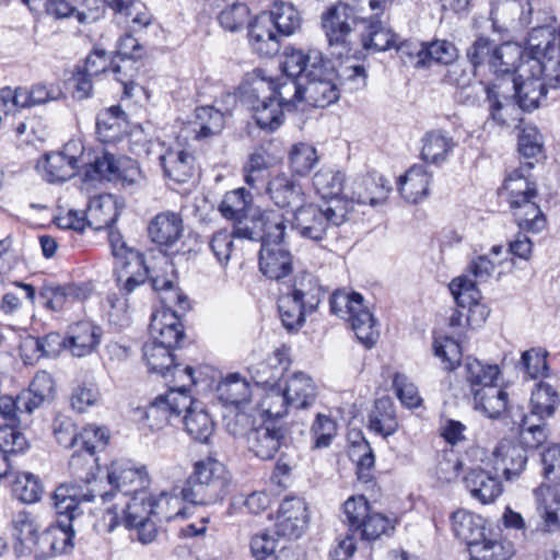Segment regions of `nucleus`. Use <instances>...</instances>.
<instances>
[{
    "mask_svg": "<svg viewBox=\"0 0 560 560\" xmlns=\"http://www.w3.org/2000/svg\"><path fill=\"white\" fill-rule=\"evenodd\" d=\"M119 211L112 195H101L90 200L86 209L88 224L95 230L109 229L108 243L114 257V276L120 291L128 295L149 278L144 254L127 245L124 236L113 225Z\"/></svg>",
    "mask_w": 560,
    "mask_h": 560,
    "instance_id": "obj_1",
    "label": "nucleus"
},
{
    "mask_svg": "<svg viewBox=\"0 0 560 560\" xmlns=\"http://www.w3.org/2000/svg\"><path fill=\"white\" fill-rule=\"evenodd\" d=\"M522 57V47L512 43L497 44L487 36H478L466 49V58L479 73L485 67L494 75L493 80L478 82L486 93L491 119L499 126L508 125V114L514 104L508 95H503L500 80L513 72L515 62Z\"/></svg>",
    "mask_w": 560,
    "mask_h": 560,
    "instance_id": "obj_2",
    "label": "nucleus"
},
{
    "mask_svg": "<svg viewBox=\"0 0 560 560\" xmlns=\"http://www.w3.org/2000/svg\"><path fill=\"white\" fill-rule=\"evenodd\" d=\"M287 68L291 73L304 71L305 101L310 105L325 108L338 101L340 91L334 81L336 70L322 51L287 47Z\"/></svg>",
    "mask_w": 560,
    "mask_h": 560,
    "instance_id": "obj_3",
    "label": "nucleus"
},
{
    "mask_svg": "<svg viewBox=\"0 0 560 560\" xmlns=\"http://www.w3.org/2000/svg\"><path fill=\"white\" fill-rule=\"evenodd\" d=\"M345 538L330 550L329 560H351L357 550L355 539L372 541L394 530L392 521L374 511L364 495H352L343 503Z\"/></svg>",
    "mask_w": 560,
    "mask_h": 560,
    "instance_id": "obj_4",
    "label": "nucleus"
},
{
    "mask_svg": "<svg viewBox=\"0 0 560 560\" xmlns=\"http://www.w3.org/2000/svg\"><path fill=\"white\" fill-rule=\"evenodd\" d=\"M95 493L93 490L83 491L75 485H60L51 494V504L58 516L56 524H51L49 533L56 556L70 552L73 547L75 535V522L83 514L81 503L93 502Z\"/></svg>",
    "mask_w": 560,
    "mask_h": 560,
    "instance_id": "obj_5",
    "label": "nucleus"
},
{
    "mask_svg": "<svg viewBox=\"0 0 560 560\" xmlns=\"http://www.w3.org/2000/svg\"><path fill=\"white\" fill-rule=\"evenodd\" d=\"M450 521L454 536L467 545L470 555L482 560L511 559L514 555L511 541L490 537L487 522L480 515L458 509L452 513Z\"/></svg>",
    "mask_w": 560,
    "mask_h": 560,
    "instance_id": "obj_6",
    "label": "nucleus"
},
{
    "mask_svg": "<svg viewBox=\"0 0 560 560\" xmlns=\"http://www.w3.org/2000/svg\"><path fill=\"white\" fill-rule=\"evenodd\" d=\"M559 402V395L553 387L539 382L532 392L529 415L522 407L510 410V419L525 445L539 447L546 442L548 435L545 420L555 413Z\"/></svg>",
    "mask_w": 560,
    "mask_h": 560,
    "instance_id": "obj_7",
    "label": "nucleus"
},
{
    "mask_svg": "<svg viewBox=\"0 0 560 560\" xmlns=\"http://www.w3.org/2000/svg\"><path fill=\"white\" fill-rule=\"evenodd\" d=\"M232 478L226 467L215 458L207 457L194 465V470L180 489L185 502L212 505L230 493Z\"/></svg>",
    "mask_w": 560,
    "mask_h": 560,
    "instance_id": "obj_8",
    "label": "nucleus"
},
{
    "mask_svg": "<svg viewBox=\"0 0 560 560\" xmlns=\"http://www.w3.org/2000/svg\"><path fill=\"white\" fill-rule=\"evenodd\" d=\"M556 27L546 24L532 27L526 49L522 48L521 77L533 71H546V78L553 86H560V48Z\"/></svg>",
    "mask_w": 560,
    "mask_h": 560,
    "instance_id": "obj_9",
    "label": "nucleus"
},
{
    "mask_svg": "<svg viewBox=\"0 0 560 560\" xmlns=\"http://www.w3.org/2000/svg\"><path fill=\"white\" fill-rule=\"evenodd\" d=\"M270 89L264 70L254 69L244 75L238 93L241 102L253 112L257 126L273 131L282 125L285 108L269 95Z\"/></svg>",
    "mask_w": 560,
    "mask_h": 560,
    "instance_id": "obj_10",
    "label": "nucleus"
},
{
    "mask_svg": "<svg viewBox=\"0 0 560 560\" xmlns=\"http://www.w3.org/2000/svg\"><path fill=\"white\" fill-rule=\"evenodd\" d=\"M348 212V202L345 200H334L323 206L301 205L294 211L292 230L303 238L320 242L330 230L347 221Z\"/></svg>",
    "mask_w": 560,
    "mask_h": 560,
    "instance_id": "obj_11",
    "label": "nucleus"
},
{
    "mask_svg": "<svg viewBox=\"0 0 560 560\" xmlns=\"http://www.w3.org/2000/svg\"><path fill=\"white\" fill-rule=\"evenodd\" d=\"M330 313L347 319L351 324L357 338L366 347L375 345L378 337L376 319L358 292L336 290L329 298Z\"/></svg>",
    "mask_w": 560,
    "mask_h": 560,
    "instance_id": "obj_12",
    "label": "nucleus"
},
{
    "mask_svg": "<svg viewBox=\"0 0 560 560\" xmlns=\"http://www.w3.org/2000/svg\"><path fill=\"white\" fill-rule=\"evenodd\" d=\"M357 16L354 9L339 2L322 15V27L331 54L338 58L349 56L354 49Z\"/></svg>",
    "mask_w": 560,
    "mask_h": 560,
    "instance_id": "obj_13",
    "label": "nucleus"
},
{
    "mask_svg": "<svg viewBox=\"0 0 560 560\" xmlns=\"http://www.w3.org/2000/svg\"><path fill=\"white\" fill-rule=\"evenodd\" d=\"M107 481L110 490L105 492L95 493L98 495L103 503L108 502L116 492L125 497L141 493L150 485L149 474L144 466H137L131 460L119 459L112 462L107 471Z\"/></svg>",
    "mask_w": 560,
    "mask_h": 560,
    "instance_id": "obj_14",
    "label": "nucleus"
},
{
    "mask_svg": "<svg viewBox=\"0 0 560 560\" xmlns=\"http://www.w3.org/2000/svg\"><path fill=\"white\" fill-rule=\"evenodd\" d=\"M530 73L528 77H521V62H515L511 77L504 75L500 80L502 86L504 84L511 85L517 105L525 112H532L539 107L540 101L547 95L548 88H558L548 82L546 71H533L530 69ZM501 91L504 92L503 88Z\"/></svg>",
    "mask_w": 560,
    "mask_h": 560,
    "instance_id": "obj_15",
    "label": "nucleus"
},
{
    "mask_svg": "<svg viewBox=\"0 0 560 560\" xmlns=\"http://www.w3.org/2000/svg\"><path fill=\"white\" fill-rule=\"evenodd\" d=\"M291 444L290 430L272 419H264L261 424L247 434L248 451L261 460H271Z\"/></svg>",
    "mask_w": 560,
    "mask_h": 560,
    "instance_id": "obj_16",
    "label": "nucleus"
},
{
    "mask_svg": "<svg viewBox=\"0 0 560 560\" xmlns=\"http://www.w3.org/2000/svg\"><path fill=\"white\" fill-rule=\"evenodd\" d=\"M130 497L124 509V523L127 528H133L149 522L152 516L158 517L159 521H170L179 514V511L166 513L159 510L163 503H170L167 492H161L156 498H153L148 495L144 490Z\"/></svg>",
    "mask_w": 560,
    "mask_h": 560,
    "instance_id": "obj_17",
    "label": "nucleus"
},
{
    "mask_svg": "<svg viewBox=\"0 0 560 560\" xmlns=\"http://www.w3.org/2000/svg\"><path fill=\"white\" fill-rule=\"evenodd\" d=\"M190 405V395L179 390H167L164 395H159L147 407L144 418L149 427L153 430H160L173 420H180L183 408Z\"/></svg>",
    "mask_w": 560,
    "mask_h": 560,
    "instance_id": "obj_18",
    "label": "nucleus"
},
{
    "mask_svg": "<svg viewBox=\"0 0 560 560\" xmlns=\"http://www.w3.org/2000/svg\"><path fill=\"white\" fill-rule=\"evenodd\" d=\"M448 289L457 306L467 310L465 317L470 327H478L487 320L490 310L479 302L480 291L472 280L467 277L453 279Z\"/></svg>",
    "mask_w": 560,
    "mask_h": 560,
    "instance_id": "obj_19",
    "label": "nucleus"
},
{
    "mask_svg": "<svg viewBox=\"0 0 560 560\" xmlns=\"http://www.w3.org/2000/svg\"><path fill=\"white\" fill-rule=\"evenodd\" d=\"M90 294L91 288L84 282H68L65 284L45 282L38 292L43 305L54 312H61L74 302H82Z\"/></svg>",
    "mask_w": 560,
    "mask_h": 560,
    "instance_id": "obj_20",
    "label": "nucleus"
},
{
    "mask_svg": "<svg viewBox=\"0 0 560 560\" xmlns=\"http://www.w3.org/2000/svg\"><path fill=\"white\" fill-rule=\"evenodd\" d=\"M283 73L277 79L267 78L270 85L269 95L275 97L287 110L295 107V104L305 101V78L303 73H291L287 68V48L282 61Z\"/></svg>",
    "mask_w": 560,
    "mask_h": 560,
    "instance_id": "obj_21",
    "label": "nucleus"
},
{
    "mask_svg": "<svg viewBox=\"0 0 560 560\" xmlns=\"http://www.w3.org/2000/svg\"><path fill=\"white\" fill-rule=\"evenodd\" d=\"M390 190V183L383 175L373 172L355 177L351 183L350 194H346L345 198L374 207L383 203Z\"/></svg>",
    "mask_w": 560,
    "mask_h": 560,
    "instance_id": "obj_22",
    "label": "nucleus"
},
{
    "mask_svg": "<svg viewBox=\"0 0 560 560\" xmlns=\"http://www.w3.org/2000/svg\"><path fill=\"white\" fill-rule=\"evenodd\" d=\"M518 436L520 443L502 441L493 452L494 469L497 472L501 471L506 480L520 476L527 463V450L536 448L525 445L520 434Z\"/></svg>",
    "mask_w": 560,
    "mask_h": 560,
    "instance_id": "obj_23",
    "label": "nucleus"
},
{
    "mask_svg": "<svg viewBox=\"0 0 560 560\" xmlns=\"http://www.w3.org/2000/svg\"><path fill=\"white\" fill-rule=\"evenodd\" d=\"M307 523L306 505L298 498L284 499L278 510L276 534L289 539L299 538Z\"/></svg>",
    "mask_w": 560,
    "mask_h": 560,
    "instance_id": "obj_24",
    "label": "nucleus"
},
{
    "mask_svg": "<svg viewBox=\"0 0 560 560\" xmlns=\"http://www.w3.org/2000/svg\"><path fill=\"white\" fill-rule=\"evenodd\" d=\"M148 234L152 243L166 249L172 248L183 234V219L173 211L158 213L148 225Z\"/></svg>",
    "mask_w": 560,
    "mask_h": 560,
    "instance_id": "obj_25",
    "label": "nucleus"
},
{
    "mask_svg": "<svg viewBox=\"0 0 560 560\" xmlns=\"http://www.w3.org/2000/svg\"><path fill=\"white\" fill-rule=\"evenodd\" d=\"M326 293L327 291L317 276L302 271L294 277L291 290L287 294L306 307L308 312L315 313Z\"/></svg>",
    "mask_w": 560,
    "mask_h": 560,
    "instance_id": "obj_26",
    "label": "nucleus"
},
{
    "mask_svg": "<svg viewBox=\"0 0 560 560\" xmlns=\"http://www.w3.org/2000/svg\"><path fill=\"white\" fill-rule=\"evenodd\" d=\"M258 264L270 280L280 281L293 271V257L284 245L260 246Z\"/></svg>",
    "mask_w": 560,
    "mask_h": 560,
    "instance_id": "obj_27",
    "label": "nucleus"
},
{
    "mask_svg": "<svg viewBox=\"0 0 560 560\" xmlns=\"http://www.w3.org/2000/svg\"><path fill=\"white\" fill-rule=\"evenodd\" d=\"M464 483L470 495L482 504L494 502L502 493V483L497 476L481 467L469 468Z\"/></svg>",
    "mask_w": 560,
    "mask_h": 560,
    "instance_id": "obj_28",
    "label": "nucleus"
},
{
    "mask_svg": "<svg viewBox=\"0 0 560 560\" xmlns=\"http://www.w3.org/2000/svg\"><path fill=\"white\" fill-rule=\"evenodd\" d=\"M79 168V160L66 151L45 153L37 162V170L48 183H62L73 177Z\"/></svg>",
    "mask_w": 560,
    "mask_h": 560,
    "instance_id": "obj_29",
    "label": "nucleus"
},
{
    "mask_svg": "<svg viewBox=\"0 0 560 560\" xmlns=\"http://www.w3.org/2000/svg\"><path fill=\"white\" fill-rule=\"evenodd\" d=\"M289 366L285 349H276L265 361L249 368L253 382L264 389L282 384L284 372Z\"/></svg>",
    "mask_w": 560,
    "mask_h": 560,
    "instance_id": "obj_30",
    "label": "nucleus"
},
{
    "mask_svg": "<svg viewBox=\"0 0 560 560\" xmlns=\"http://www.w3.org/2000/svg\"><path fill=\"white\" fill-rule=\"evenodd\" d=\"M103 330L89 320H81L69 326L67 349L72 355L82 358L92 353L101 342Z\"/></svg>",
    "mask_w": 560,
    "mask_h": 560,
    "instance_id": "obj_31",
    "label": "nucleus"
},
{
    "mask_svg": "<svg viewBox=\"0 0 560 560\" xmlns=\"http://www.w3.org/2000/svg\"><path fill=\"white\" fill-rule=\"evenodd\" d=\"M248 40L253 50L261 57H273L280 50V37L270 25V20L261 14L248 24Z\"/></svg>",
    "mask_w": 560,
    "mask_h": 560,
    "instance_id": "obj_32",
    "label": "nucleus"
},
{
    "mask_svg": "<svg viewBox=\"0 0 560 560\" xmlns=\"http://www.w3.org/2000/svg\"><path fill=\"white\" fill-rule=\"evenodd\" d=\"M265 191L279 208H298L304 200L301 185L285 174H278L270 178Z\"/></svg>",
    "mask_w": 560,
    "mask_h": 560,
    "instance_id": "obj_33",
    "label": "nucleus"
},
{
    "mask_svg": "<svg viewBox=\"0 0 560 560\" xmlns=\"http://www.w3.org/2000/svg\"><path fill=\"white\" fill-rule=\"evenodd\" d=\"M165 177L177 184L189 182L195 173V158L182 149H167L159 158Z\"/></svg>",
    "mask_w": 560,
    "mask_h": 560,
    "instance_id": "obj_34",
    "label": "nucleus"
},
{
    "mask_svg": "<svg viewBox=\"0 0 560 560\" xmlns=\"http://www.w3.org/2000/svg\"><path fill=\"white\" fill-rule=\"evenodd\" d=\"M183 412L185 415L180 421L184 423L187 434L199 443H208L215 429V423L209 412L191 397L190 405L183 408Z\"/></svg>",
    "mask_w": 560,
    "mask_h": 560,
    "instance_id": "obj_35",
    "label": "nucleus"
},
{
    "mask_svg": "<svg viewBox=\"0 0 560 560\" xmlns=\"http://www.w3.org/2000/svg\"><path fill=\"white\" fill-rule=\"evenodd\" d=\"M471 394L474 398V408L482 412L488 418L497 419L503 412H508L510 416V410L514 408L513 406L510 408L508 407L509 395L497 384L482 386Z\"/></svg>",
    "mask_w": 560,
    "mask_h": 560,
    "instance_id": "obj_36",
    "label": "nucleus"
},
{
    "mask_svg": "<svg viewBox=\"0 0 560 560\" xmlns=\"http://www.w3.org/2000/svg\"><path fill=\"white\" fill-rule=\"evenodd\" d=\"M54 389L52 376L46 371L37 372L28 388L19 394V402L26 409V416L39 408L45 400L51 398Z\"/></svg>",
    "mask_w": 560,
    "mask_h": 560,
    "instance_id": "obj_37",
    "label": "nucleus"
},
{
    "mask_svg": "<svg viewBox=\"0 0 560 560\" xmlns=\"http://www.w3.org/2000/svg\"><path fill=\"white\" fill-rule=\"evenodd\" d=\"M282 384L291 409H306L316 400V386L313 380L302 372L294 373Z\"/></svg>",
    "mask_w": 560,
    "mask_h": 560,
    "instance_id": "obj_38",
    "label": "nucleus"
},
{
    "mask_svg": "<svg viewBox=\"0 0 560 560\" xmlns=\"http://www.w3.org/2000/svg\"><path fill=\"white\" fill-rule=\"evenodd\" d=\"M369 429L387 438L398 430L395 404L392 398L384 396L375 400L369 415Z\"/></svg>",
    "mask_w": 560,
    "mask_h": 560,
    "instance_id": "obj_39",
    "label": "nucleus"
},
{
    "mask_svg": "<svg viewBox=\"0 0 560 560\" xmlns=\"http://www.w3.org/2000/svg\"><path fill=\"white\" fill-rule=\"evenodd\" d=\"M431 178L423 165L416 164L399 178L398 189L407 201L417 203L429 195Z\"/></svg>",
    "mask_w": 560,
    "mask_h": 560,
    "instance_id": "obj_40",
    "label": "nucleus"
},
{
    "mask_svg": "<svg viewBox=\"0 0 560 560\" xmlns=\"http://www.w3.org/2000/svg\"><path fill=\"white\" fill-rule=\"evenodd\" d=\"M422 143L421 158L423 161L432 164L446 161L456 145L453 137L441 129L425 132Z\"/></svg>",
    "mask_w": 560,
    "mask_h": 560,
    "instance_id": "obj_41",
    "label": "nucleus"
},
{
    "mask_svg": "<svg viewBox=\"0 0 560 560\" xmlns=\"http://www.w3.org/2000/svg\"><path fill=\"white\" fill-rule=\"evenodd\" d=\"M364 31L361 33V45L365 50L386 51L396 46L397 35L380 20H363Z\"/></svg>",
    "mask_w": 560,
    "mask_h": 560,
    "instance_id": "obj_42",
    "label": "nucleus"
},
{
    "mask_svg": "<svg viewBox=\"0 0 560 560\" xmlns=\"http://www.w3.org/2000/svg\"><path fill=\"white\" fill-rule=\"evenodd\" d=\"M539 513L546 530L560 526V494L556 488L540 486L534 491Z\"/></svg>",
    "mask_w": 560,
    "mask_h": 560,
    "instance_id": "obj_43",
    "label": "nucleus"
},
{
    "mask_svg": "<svg viewBox=\"0 0 560 560\" xmlns=\"http://www.w3.org/2000/svg\"><path fill=\"white\" fill-rule=\"evenodd\" d=\"M260 14L270 20V25L279 37L292 35L301 25L298 10L288 2L276 1L269 11Z\"/></svg>",
    "mask_w": 560,
    "mask_h": 560,
    "instance_id": "obj_44",
    "label": "nucleus"
},
{
    "mask_svg": "<svg viewBox=\"0 0 560 560\" xmlns=\"http://www.w3.org/2000/svg\"><path fill=\"white\" fill-rule=\"evenodd\" d=\"M255 225L259 226L261 232L259 236L261 246L283 245L287 225L282 213L265 211L255 219Z\"/></svg>",
    "mask_w": 560,
    "mask_h": 560,
    "instance_id": "obj_45",
    "label": "nucleus"
},
{
    "mask_svg": "<svg viewBox=\"0 0 560 560\" xmlns=\"http://www.w3.org/2000/svg\"><path fill=\"white\" fill-rule=\"evenodd\" d=\"M417 57V63L422 66H430L432 62L451 65L458 58V49L450 40L436 39L419 46Z\"/></svg>",
    "mask_w": 560,
    "mask_h": 560,
    "instance_id": "obj_46",
    "label": "nucleus"
},
{
    "mask_svg": "<svg viewBox=\"0 0 560 560\" xmlns=\"http://www.w3.org/2000/svg\"><path fill=\"white\" fill-rule=\"evenodd\" d=\"M218 399L224 405L238 406L250 399L249 383L238 373L229 374L217 386Z\"/></svg>",
    "mask_w": 560,
    "mask_h": 560,
    "instance_id": "obj_47",
    "label": "nucleus"
},
{
    "mask_svg": "<svg viewBox=\"0 0 560 560\" xmlns=\"http://www.w3.org/2000/svg\"><path fill=\"white\" fill-rule=\"evenodd\" d=\"M346 175L339 170L322 167L313 177V186L316 192L327 202L341 200L339 196L343 191Z\"/></svg>",
    "mask_w": 560,
    "mask_h": 560,
    "instance_id": "obj_48",
    "label": "nucleus"
},
{
    "mask_svg": "<svg viewBox=\"0 0 560 560\" xmlns=\"http://www.w3.org/2000/svg\"><path fill=\"white\" fill-rule=\"evenodd\" d=\"M173 348L153 340L144 343L143 357L150 372L158 373L164 378L168 377L171 368L176 360L172 353Z\"/></svg>",
    "mask_w": 560,
    "mask_h": 560,
    "instance_id": "obj_49",
    "label": "nucleus"
},
{
    "mask_svg": "<svg viewBox=\"0 0 560 560\" xmlns=\"http://www.w3.org/2000/svg\"><path fill=\"white\" fill-rule=\"evenodd\" d=\"M464 370V377L469 384L471 393L482 386L495 384L500 374V369L497 364H486L471 357L466 358Z\"/></svg>",
    "mask_w": 560,
    "mask_h": 560,
    "instance_id": "obj_50",
    "label": "nucleus"
},
{
    "mask_svg": "<svg viewBox=\"0 0 560 560\" xmlns=\"http://www.w3.org/2000/svg\"><path fill=\"white\" fill-rule=\"evenodd\" d=\"M536 198H525L518 207H510L513 210L520 230L538 233L546 226V218L535 201Z\"/></svg>",
    "mask_w": 560,
    "mask_h": 560,
    "instance_id": "obj_51",
    "label": "nucleus"
},
{
    "mask_svg": "<svg viewBox=\"0 0 560 560\" xmlns=\"http://www.w3.org/2000/svg\"><path fill=\"white\" fill-rule=\"evenodd\" d=\"M40 479L32 472H18L11 481V494L24 504L37 503L43 495Z\"/></svg>",
    "mask_w": 560,
    "mask_h": 560,
    "instance_id": "obj_52",
    "label": "nucleus"
},
{
    "mask_svg": "<svg viewBox=\"0 0 560 560\" xmlns=\"http://www.w3.org/2000/svg\"><path fill=\"white\" fill-rule=\"evenodd\" d=\"M278 312L282 326L289 332L299 331L304 326L306 316L313 314L288 294L279 298Z\"/></svg>",
    "mask_w": 560,
    "mask_h": 560,
    "instance_id": "obj_53",
    "label": "nucleus"
},
{
    "mask_svg": "<svg viewBox=\"0 0 560 560\" xmlns=\"http://www.w3.org/2000/svg\"><path fill=\"white\" fill-rule=\"evenodd\" d=\"M252 200V195L245 188H236L224 195L219 210L225 219L241 223L246 218Z\"/></svg>",
    "mask_w": 560,
    "mask_h": 560,
    "instance_id": "obj_54",
    "label": "nucleus"
},
{
    "mask_svg": "<svg viewBox=\"0 0 560 560\" xmlns=\"http://www.w3.org/2000/svg\"><path fill=\"white\" fill-rule=\"evenodd\" d=\"M260 407L265 419H272L278 421L289 413L291 404L283 389V384L269 387L265 389V395L261 399Z\"/></svg>",
    "mask_w": 560,
    "mask_h": 560,
    "instance_id": "obj_55",
    "label": "nucleus"
},
{
    "mask_svg": "<svg viewBox=\"0 0 560 560\" xmlns=\"http://www.w3.org/2000/svg\"><path fill=\"white\" fill-rule=\"evenodd\" d=\"M503 188L508 191L510 207H518L525 198H537L535 183H530L520 170H514L505 178Z\"/></svg>",
    "mask_w": 560,
    "mask_h": 560,
    "instance_id": "obj_56",
    "label": "nucleus"
},
{
    "mask_svg": "<svg viewBox=\"0 0 560 560\" xmlns=\"http://www.w3.org/2000/svg\"><path fill=\"white\" fill-rule=\"evenodd\" d=\"M98 469L95 453L78 448L69 459V470L77 480L90 483Z\"/></svg>",
    "mask_w": 560,
    "mask_h": 560,
    "instance_id": "obj_57",
    "label": "nucleus"
},
{
    "mask_svg": "<svg viewBox=\"0 0 560 560\" xmlns=\"http://www.w3.org/2000/svg\"><path fill=\"white\" fill-rule=\"evenodd\" d=\"M120 166V158L104 151L101 155L95 156L94 161L89 164L85 170V177L91 180L106 179L108 182L117 180V172Z\"/></svg>",
    "mask_w": 560,
    "mask_h": 560,
    "instance_id": "obj_58",
    "label": "nucleus"
},
{
    "mask_svg": "<svg viewBox=\"0 0 560 560\" xmlns=\"http://www.w3.org/2000/svg\"><path fill=\"white\" fill-rule=\"evenodd\" d=\"M197 138H208L221 132L224 127V114L212 106L196 109Z\"/></svg>",
    "mask_w": 560,
    "mask_h": 560,
    "instance_id": "obj_59",
    "label": "nucleus"
},
{
    "mask_svg": "<svg viewBox=\"0 0 560 560\" xmlns=\"http://www.w3.org/2000/svg\"><path fill=\"white\" fill-rule=\"evenodd\" d=\"M104 2L115 14L131 18L135 24L147 26L151 22V16L141 0H104Z\"/></svg>",
    "mask_w": 560,
    "mask_h": 560,
    "instance_id": "obj_60",
    "label": "nucleus"
},
{
    "mask_svg": "<svg viewBox=\"0 0 560 560\" xmlns=\"http://www.w3.org/2000/svg\"><path fill=\"white\" fill-rule=\"evenodd\" d=\"M318 161L316 149L307 143L294 144L290 151L291 171L299 176H306Z\"/></svg>",
    "mask_w": 560,
    "mask_h": 560,
    "instance_id": "obj_61",
    "label": "nucleus"
},
{
    "mask_svg": "<svg viewBox=\"0 0 560 560\" xmlns=\"http://www.w3.org/2000/svg\"><path fill=\"white\" fill-rule=\"evenodd\" d=\"M479 73H475L474 68L467 70L462 68L459 65L454 66L448 70L446 79L451 84L456 85L459 92V100L466 105H474L478 101V91L476 93H466L471 88L474 78L478 77Z\"/></svg>",
    "mask_w": 560,
    "mask_h": 560,
    "instance_id": "obj_62",
    "label": "nucleus"
},
{
    "mask_svg": "<svg viewBox=\"0 0 560 560\" xmlns=\"http://www.w3.org/2000/svg\"><path fill=\"white\" fill-rule=\"evenodd\" d=\"M13 535L20 545L28 548L38 534L36 517L28 511L18 512L12 520Z\"/></svg>",
    "mask_w": 560,
    "mask_h": 560,
    "instance_id": "obj_63",
    "label": "nucleus"
},
{
    "mask_svg": "<svg viewBox=\"0 0 560 560\" xmlns=\"http://www.w3.org/2000/svg\"><path fill=\"white\" fill-rule=\"evenodd\" d=\"M336 78L343 90L354 92L366 86L368 74L364 66L347 61L336 70Z\"/></svg>",
    "mask_w": 560,
    "mask_h": 560,
    "instance_id": "obj_64",
    "label": "nucleus"
}]
</instances>
